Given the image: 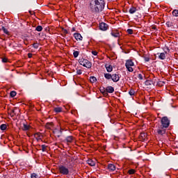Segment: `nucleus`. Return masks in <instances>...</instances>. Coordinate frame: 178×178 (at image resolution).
<instances>
[{"instance_id":"a211bd4d","label":"nucleus","mask_w":178,"mask_h":178,"mask_svg":"<svg viewBox=\"0 0 178 178\" xmlns=\"http://www.w3.org/2000/svg\"><path fill=\"white\" fill-rule=\"evenodd\" d=\"M104 77L106 80H111V79H112V74L109 73L104 74Z\"/></svg>"},{"instance_id":"0eeeda50","label":"nucleus","mask_w":178,"mask_h":178,"mask_svg":"<svg viewBox=\"0 0 178 178\" xmlns=\"http://www.w3.org/2000/svg\"><path fill=\"white\" fill-rule=\"evenodd\" d=\"M99 29L102 31H106V30H108V24H105V22L100 23Z\"/></svg>"},{"instance_id":"4c0bfd02","label":"nucleus","mask_w":178,"mask_h":178,"mask_svg":"<svg viewBox=\"0 0 178 178\" xmlns=\"http://www.w3.org/2000/svg\"><path fill=\"white\" fill-rule=\"evenodd\" d=\"M138 78L139 79V80H143V74H139L138 75Z\"/></svg>"},{"instance_id":"7ed1b4c3","label":"nucleus","mask_w":178,"mask_h":178,"mask_svg":"<svg viewBox=\"0 0 178 178\" xmlns=\"http://www.w3.org/2000/svg\"><path fill=\"white\" fill-rule=\"evenodd\" d=\"M170 124V121L169 119H168V117H163L161 119V126L162 129H167V127H169V125Z\"/></svg>"},{"instance_id":"f3484780","label":"nucleus","mask_w":178,"mask_h":178,"mask_svg":"<svg viewBox=\"0 0 178 178\" xmlns=\"http://www.w3.org/2000/svg\"><path fill=\"white\" fill-rule=\"evenodd\" d=\"M158 134H160L161 136H163L165 133H166V131L165 129H158L157 130Z\"/></svg>"},{"instance_id":"1a4fd4ad","label":"nucleus","mask_w":178,"mask_h":178,"mask_svg":"<svg viewBox=\"0 0 178 178\" xmlns=\"http://www.w3.org/2000/svg\"><path fill=\"white\" fill-rule=\"evenodd\" d=\"M74 38L76 40V41H82L83 40V36H81V35L80 33H74Z\"/></svg>"},{"instance_id":"bb28decb","label":"nucleus","mask_w":178,"mask_h":178,"mask_svg":"<svg viewBox=\"0 0 178 178\" xmlns=\"http://www.w3.org/2000/svg\"><path fill=\"white\" fill-rule=\"evenodd\" d=\"M172 15L175 16V17H178V10H174L172 11Z\"/></svg>"},{"instance_id":"2eb2a0df","label":"nucleus","mask_w":178,"mask_h":178,"mask_svg":"<svg viewBox=\"0 0 178 178\" xmlns=\"http://www.w3.org/2000/svg\"><path fill=\"white\" fill-rule=\"evenodd\" d=\"M129 13H130L131 15H133V14L136 13V12H137V8H136V7L132 6V7L129 9Z\"/></svg>"},{"instance_id":"58836bf2","label":"nucleus","mask_w":178,"mask_h":178,"mask_svg":"<svg viewBox=\"0 0 178 178\" xmlns=\"http://www.w3.org/2000/svg\"><path fill=\"white\" fill-rule=\"evenodd\" d=\"M92 55H94L95 56H97L98 55V52L95 51H92Z\"/></svg>"},{"instance_id":"dca6fc26","label":"nucleus","mask_w":178,"mask_h":178,"mask_svg":"<svg viewBox=\"0 0 178 178\" xmlns=\"http://www.w3.org/2000/svg\"><path fill=\"white\" fill-rule=\"evenodd\" d=\"M88 164L90 165V166H95V161H92V159H90L88 160Z\"/></svg>"},{"instance_id":"b1692460","label":"nucleus","mask_w":178,"mask_h":178,"mask_svg":"<svg viewBox=\"0 0 178 178\" xmlns=\"http://www.w3.org/2000/svg\"><path fill=\"white\" fill-rule=\"evenodd\" d=\"M90 83H95V81H97V78H95V76H90Z\"/></svg>"},{"instance_id":"4be33fe9","label":"nucleus","mask_w":178,"mask_h":178,"mask_svg":"<svg viewBox=\"0 0 178 178\" xmlns=\"http://www.w3.org/2000/svg\"><path fill=\"white\" fill-rule=\"evenodd\" d=\"M54 112H56V113H59L62 112V108H60V107H56L54 108Z\"/></svg>"},{"instance_id":"4468645a","label":"nucleus","mask_w":178,"mask_h":178,"mask_svg":"<svg viewBox=\"0 0 178 178\" xmlns=\"http://www.w3.org/2000/svg\"><path fill=\"white\" fill-rule=\"evenodd\" d=\"M34 137L38 141L41 140V138H42V135L41 134V133H36L34 134Z\"/></svg>"},{"instance_id":"f257e3e1","label":"nucleus","mask_w":178,"mask_h":178,"mask_svg":"<svg viewBox=\"0 0 178 178\" xmlns=\"http://www.w3.org/2000/svg\"><path fill=\"white\" fill-rule=\"evenodd\" d=\"M90 6L92 10H95V12L99 13V12H102L105 8V1L94 0L90 3Z\"/></svg>"},{"instance_id":"a878e982","label":"nucleus","mask_w":178,"mask_h":178,"mask_svg":"<svg viewBox=\"0 0 178 178\" xmlns=\"http://www.w3.org/2000/svg\"><path fill=\"white\" fill-rule=\"evenodd\" d=\"M129 94L131 95V97H133V95H135L136 91H134V89H131L129 92Z\"/></svg>"},{"instance_id":"6e6552de","label":"nucleus","mask_w":178,"mask_h":178,"mask_svg":"<svg viewBox=\"0 0 178 178\" xmlns=\"http://www.w3.org/2000/svg\"><path fill=\"white\" fill-rule=\"evenodd\" d=\"M54 134L56 137H60L62 136V129L59 130L58 129L54 131Z\"/></svg>"},{"instance_id":"412c9836","label":"nucleus","mask_w":178,"mask_h":178,"mask_svg":"<svg viewBox=\"0 0 178 178\" xmlns=\"http://www.w3.org/2000/svg\"><path fill=\"white\" fill-rule=\"evenodd\" d=\"M111 35L114 37L115 38H118L119 37L120 34L118 32H111Z\"/></svg>"},{"instance_id":"ea45409f","label":"nucleus","mask_w":178,"mask_h":178,"mask_svg":"<svg viewBox=\"0 0 178 178\" xmlns=\"http://www.w3.org/2000/svg\"><path fill=\"white\" fill-rule=\"evenodd\" d=\"M145 62H149V57H144Z\"/></svg>"},{"instance_id":"5701e85b","label":"nucleus","mask_w":178,"mask_h":178,"mask_svg":"<svg viewBox=\"0 0 178 178\" xmlns=\"http://www.w3.org/2000/svg\"><path fill=\"white\" fill-rule=\"evenodd\" d=\"M66 141L67 143H72V141H73V136H67L66 138Z\"/></svg>"},{"instance_id":"393cba45","label":"nucleus","mask_w":178,"mask_h":178,"mask_svg":"<svg viewBox=\"0 0 178 178\" xmlns=\"http://www.w3.org/2000/svg\"><path fill=\"white\" fill-rule=\"evenodd\" d=\"M157 86H159V87H162L163 86H165V82L162 81H159L157 82Z\"/></svg>"},{"instance_id":"c03bdc74","label":"nucleus","mask_w":178,"mask_h":178,"mask_svg":"<svg viewBox=\"0 0 178 178\" xmlns=\"http://www.w3.org/2000/svg\"><path fill=\"white\" fill-rule=\"evenodd\" d=\"M140 136H141V137H145L146 134L143 133V134H140Z\"/></svg>"},{"instance_id":"ddd939ff","label":"nucleus","mask_w":178,"mask_h":178,"mask_svg":"<svg viewBox=\"0 0 178 178\" xmlns=\"http://www.w3.org/2000/svg\"><path fill=\"white\" fill-rule=\"evenodd\" d=\"M105 67L108 73H111V72H112V70H113V67H112V65H111L106 64V65H105Z\"/></svg>"},{"instance_id":"f704fd0d","label":"nucleus","mask_w":178,"mask_h":178,"mask_svg":"<svg viewBox=\"0 0 178 178\" xmlns=\"http://www.w3.org/2000/svg\"><path fill=\"white\" fill-rule=\"evenodd\" d=\"M10 95L13 98V97H16V92L15 91H12L10 92Z\"/></svg>"},{"instance_id":"cd10ccee","label":"nucleus","mask_w":178,"mask_h":178,"mask_svg":"<svg viewBox=\"0 0 178 178\" xmlns=\"http://www.w3.org/2000/svg\"><path fill=\"white\" fill-rule=\"evenodd\" d=\"M7 128V126L6 124H2L1 126H0V129L2 131H5V129Z\"/></svg>"},{"instance_id":"9d476101","label":"nucleus","mask_w":178,"mask_h":178,"mask_svg":"<svg viewBox=\"0 0 178 178\" xmlns=\"http://www.w3.org/2000/svg\"><path fill=\"white\" fill-rule=\"evenodd\" d=\"M106 92H108L109 94H112L113 92H115V88L112 86H108L106 88Z\"/></svg>"},{"instance_id":"79ce46f5","label":"nucleus","mask_w":178,"mask_h":178,"mask_svg":"<svg viewBox=\"0 0 178 178\" xmlns=\"http://www.w3.org/2000/svg\"><path fill=\"white\" fill-rule=\"evenodd\" d=\"M81 73H82L81 70H77L76 74H81Z\"/></svg>"},{"instance_id":"a18cd8bd","label":"nucleus","mask_w":178,"mask_h":178,"mask_svg":"<svg viewBox=\"0 0 178 178\" xmlns=\"http://www.w3.org/2000/svg\"><path fill=\"white\" fill-rule=\"evenodd\" d=\"M154 29H155V27H153Z\"/></svg>"},{"instance_id":"20e7f679","label":"nucleus","mask_w":178,"mask_h":178,"mask_svg":"<svg viewBox=\"0 0 178 178\" xmlns=\"http://www.w3.org/2000/svg\"><path fill=\"white\" fill-rule=\"evenodd\" d=\"M125 66L128 70V72H134L132 66H134V63L131 60H127L125 63Z\"/></svg>"},{"instance_id":"c756f323","label":"nucleus","mask_w":178,"mask_h":178,"mask_svg":"<svg viewBox=\"0 0 178 178\" xmlns=\"http://www.w3.org/2000/svg\"><path fill=\"white\" fill-rule=\"evenodd\" d=\"M129 175H134L136 173V170L134 169H131L128 171Z\"/></svg>"},{"instance_id":"9b49d317","label":"nucleus","mask_w":178,"mask_h":178,"mask_svg":"<svg viewBox=\"0 0 178 178\" xmlns=\"http://www.w3.org/2000/svg\"><path fill=\"white\" fill-rule=\"evenodd\" d=\"M157 55L159 59H161V60H163L166 58V54L165 53H158Z\"/></svg>"},{"instance_id":"37998d69","label":"nucleus","mask_w":178,"mask_h":178,"mask_svg":"<svg viewBox=\"0 0 178 178\" xmlns=\"http://www.w3.org/2000/svg\"><path fill=\"white\" fill-rule=\"evenodd\" d=\"M32 56H33V54H28V57H29V58H32Z\"/></svg>"},{"instance_id":"c85d7f7f","label":"nucleus","mask_w":178,"mask_h":178,"mask_svg":"<svg viewBox=\"0 0 178 178\" xmlns=\"http://www.w3.org/2000/svg\"><path fill=\"white\" fill-rule=\"evenodd\" d=\"M41 147H42V152H46V151H47V145H42Z\"/></svg>"},{"instance_id":"c9c22d12","label":"nucleus","mask_w":178,"mask_h":178,"mask_svg":"<svg viewBox=\"0 0 178 178\" xmlns=\"http://www.w3.org/2000/svg\"><path fill=\"white\" fill-rule=\"evenodd\" d=\"M33 47L35 48V49H38V43H33Z\"/></svg>"},{"instance_id":"e433bc0d","label":"nucleus","mask_w":178,"mask_h":178,"mask_svg":"<svg viewBox=\"0 0 178 178\" xmlns=\"http://www.w3.org/2000/svg\"><path fill=\"white\" fill-rule=\"evenodd\" d=\"M127 33L128 34H133V29H127Z\"/></svg>"},{"instance_id":"f8f14e48","label":"nucleus","mask_w":178,"mask_h":178,"mask_svg":"<svg viewBox=\"0 0 178 178\" xmlns=\"http://www.w3.org/2000/svg\"><path fill=\"white\" fill-rule=\"evenodd\" d=\"M108 170H111V172H113L114 170H116V167L115 165L110 163L108 165Z\"/></svg>"},{"instance_id":"423d86ee","label":"nucleus","mask_w":178,"mask_h":178,"mask_svg":"<svg viewBox=\"0 0 178 178\" xmlns=\"http://www.w3.org/2000/svg\"><path fill=\"white\" fill-rule=\"evenodd\" d=\"M111 80H113L114 83H118V81L120 80V76L118 74H113L111 75Z\"/></svg>"},{"instance_id":"7c9ffc66","label":"nucleus","mask_w":178,"mask_h":178,"mask_svg":"<svg viewBox=\"0 0 178 178\" xmlns=\"http://www.w3.org/2000/svg\"><path fill=\"white\" fill-rule=\"evenodd\" d=\"M36 31H42V26H38L35 29Z\"/></svg>"},{"instance_id":"473e14b6","label":"nucleus","mask_w":178,"mask_h":178,"mask_svg":"<svg viewBox=\"0 0 178 178\" xmlns=\"http://www.w3.org/2000/svg\"><path fill=\"white\" fill-rule=\"evenodd\" d=\"M31 178H38V175L35 174V173H32L31 175Z\"/></svg>"},{"instance_id":"2f4dec72","label":"nucleus","mask_w":178,"mask_h":178,"mask_svg":"<svg viewBox=\"0 0 178 178\" xmlns=\"http://www.w3.org/2000/svg\"><path fill=\"white\" fill-rule=\"evenodd\" d=\"M152 84V81L147 80L145 81L146 86H151Z\"/></svg>"},{"instance_id":"f03ea898","label":"nucleus","mask_w":178,"mask_h":178,"mask_svg":"<svg viewBox=\"0 0 178 178\" xmlns=\"http://www.w3.org/2000/svg\"><path fill=\"white\" fill-rule=\"evenodd\" d=\"M79 64L83 66L84 67H86L87 69H91L92 64L90 60L84 58H80L79 60Z\"/></svg>"},{"instance_id":"72a5a7b5","label":"nucleus","mask_w":178,"mask_h":178,"mask_svg":"<svg viewBox=\"0 0 178 178\" xmlns=\"http://www.w3.org/2000/svg\"><path fill=\"white\" fill-rule=\"evenodd\" d=\"M73 55H74V58H77V56H79V51H74Z\"/></svg>"},{"instance_id":"a19ab883","label":"nucleus","mask_w":178,"mask_h":178,"mask_svg":"<svg viewBox=\"0 0 178 178\" xmlns=\"http://www.w3.org/2000/svg\"><path fill=\"white\" fill-rule=\"evenodd\" d=\"M2 62H3V63H6L8 62V58H3Z\"/></svg>"},{"instance_id":"39448f33","label":"nucleus","mask_w":178,"mask_h":178,"mask_svg":"<svg viewBox=\"0 0 178 178\" xmlns=\"http://www.w3.org/2000/svg\"><path fill=\"white\" fill-rule=\"evenodd\" d=\"M58 170L60 172V173H61V175H69V169L67 168H66L65 165H60L58 168Z\"/></svg>"},{"instance_id":"aec40b11","label":"nucleus","mask_w":178,"mask_h":178,"mask_svg":"<svg viewBox=\"0 0 178 178\" xmlns=\"http://www.w3.org/2000/svg\"><path fill=\"white\" fill-rule=\"evenodd\" d=\"M1 30L3 31V33L5 34H6L7 35H9V31H8V29H6V28H5V26H2Z\"/></svg>"},{"instance_id":"6ab92c4d","label":"nucleus","mask_w":178,"mask_h":178,"mask_svg":"<svg viewBox=\"0 0 178 178\" xmlns=\"http://www.w3.org/2000/svg\"><path fill=\"white\" fill-rule=\"evenodd\" d=\"M22 129H23L24 131H27V130H29V129H30V125L24 124V127H23Z\"/></svg>"}]
</instances>
